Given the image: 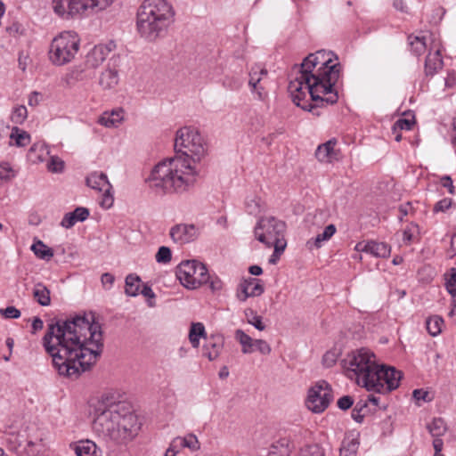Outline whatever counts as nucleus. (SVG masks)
<instances>
[{"label":"nucleus","mask_w":456,"mask_h":456,"mask_svg":"<svg viewBox=\"0 0 456 456\" xmlns=\"http://www.w3.org/2000/svg\"><path fill=\"white\" fill-rule=\"evenodd\" d=\"M180 283L187 289H197L209 281L208 268L201 262L191 259L182 261L175 269Z\"/></svg>","instance_id":"11"},{"label":"nucleus","mask_w":456,"mask_h":456,"mask_svg":"<svg viewBox=\"0 0 456 456\" xmlns=\"http://www.w3.org/2000/svg\"><path fill=\"white\" fill-rule=\"evenodd\" d=\"M33 296L37 302L43 306H47L51 303L50 290L42 283L35 285Z\"/></svg>","instance_id":"37"},{"label":"nucleus","mask_w":456,"mask_h":456,"mask_svg":"<svg viewBox=\"0 0 456 456\" xmlns=\"http://www.w3.org/2000/svg\"><path fill=\"white\" fill-rule=\"evenodd\" d=\"M69 447L76 456H103L102 450L90 439L71 443Z\"/></svg>","instance_id":"25"},{"label":"nucleus","mask_w":456,"mask_h":456,"mask_svg":"<svg viewBox=\"0 0 456 456\" xmlns=\"http://www.w3.org/2000/svg\"><path fill=\"white\" fill-rule=\"evenodd\" d=\"M286 224L274 216H263L255 225V238L266 248H273L268 259L270 265H276L286 249Z\"/></svg>","instance_id":"6"},{"label":"nucleus","mask_w":456,"mask_h":456,"mask_svg":"<svg viewBox=\"0 0 456 456\" xmlns=\"http://www.w3.org/2000/svg\"><path fill=\"white\" fill-rule=\"evenodd\" d=\"M126 112L123 108H115L104 111L98 118V124L106 128H117L125 120Z\"/></svg>","instance_id":"24"},{"label":"nucleus","mask_w":456,"mask_h":456,"mask_svg":"<svg viewBox=\"0 0 456 456\" xmlns=\"http://www.w3.org/2000/svg\"><path fill=\"white\" fill-rule=\"evenodd\" d=\"M80 37L74 30L58 33L51 41L47 52L49 61L56 67L72 62L80 49Z\"/></svg>","instance_id":"8"},{"label":"nucleus","mask_w":456,"mask_h":456,"mask_svg":"<svg viewBox=\"0 0 456 456\" xmlns=\"http://www.w3.org/2000/svg\"><path fill=\"white\" fill-rule=\"evenodd\" d=\"M268 71L260 66H254L249 71L248 86L254 98L265 101L268 96Z\"/></svg>","instance_id":"16"},{"label":"nucleus","mask_w":456,"mask_h":456,"mask_svg":"<svg viewBox=\"0 0 456 456\" xmlns=\"http://www.w3.org/2000/svg\"><path fill=\"white\" fill-rule=\"evenodd\" d=\"M141 426L137 415L113 392L102 394L94 406L93 432L106 442L127 445L137 437Z\"/></svg>","instance_id":"4"},{"label":"nucleus","mask_w":456,"mask_h":456,"mask_svg":"<svg viewBox=\"0 0 456 456\" xmlns=\"http://www.w3.org/2000/svg\"><path fill=\"white\" fill-rule=\"evenodd\" d=\"M176 439L182 450L188 449L191 452H196L200 449V443L198 437L192 433L186 434L183 436H176Z\"/></svg>","instance_id":"35"},{"label":"nucleus","mask_w":456,"mask_h":456,"mask_svg":"<svg viewBox=\"0 0 456 456\" xmlns=\"http://www.w3.org/2000/svg\"><path fill=\"white\" fill-rule=\"evenodd\" d=\"M412 397L418 405H421L423 403L432 401L433 396L431 394L425 389H415L412 392Z\"/></svg>","instance_id":"47"},{"label":"nucleus","mask_w":456,"mask_h":456,"mask_svg":"<svg viewBox=\"0 0 456 456\" xmlns=\"http://www.w3.org/2000/svg\"><path fill=\"white\" fill-rule=\"evenodd\" d=\"M400 216L399 219L402 221L404 216L413 212V208L411 202H406L399 207Z\"/></svg>","instance_id":"58"},{"label":"nucleus","mask_w":456,"mask_h":456,"mask_svg":"<svg viewBox=\"0 0 456 456\" xmlns=\"http://www.w3.org/2000/svg\"><path fill=\"white\" fill-rule=\"evenodd\" d=\"M452 203V199L444 198L436 203L433 210L435 213L445 212L446 210H448L451 208Z\"/></svg>","instance_id":"54"},{"label":"nucleus","mask_w":456,"mask_h":456,"mask_svg":"<svg viewBox=\"0 0 456 456\" xmlns=\"http://www.w3.org/2000/svg\"><path fill=\"white\" fill-rule=\"evenodd\" d=\"M224 336L220 332L208 335L202 346V355L213 362L219 358L224 347Z\"/></svg>","instance_id":"18"},{"label":"nucleus","mask_w":456,"mask_h":456,"mask_svg":"<svg viewBox=\"0 0 456 456\" xmlns=\"http://www.w3.org/2000/svg\"><path fill=\"white\" fill-rule=\"evenodd\" d=\"M119 83V72L116 66L108 64L100 73L97 78L99 87L105 92L114 91Z\"/></svg>","instance_id":"21"},{"label":"nucleus","mask_w":456,"mask_h":456,"mask_svg":"<svg viewBox=\"0 0 456 456\" xmlns=\"http://www.w3.org/2000/svg\"><path fill=\"white\" fill-rule=\"evenodd\" d=\"M411 50L416 54H422L427 48L430 50V46L434 45V40H439L436 35L428 33L424 36H410L408 37Z\"/></svg>","instance_id":"27"},{"label":"nucleus","mask_w":456,"mask_h":456,"mask_svg":"<svg viewBox=\"0 0 456 456\" xmlns=\"http://www.w3.org/2000/svg\"><path fill=\"white\" fill-rule=\"evenodd\" d=\"M337 141L330 140L318 146L315 156L320 162L332 163L338 159L339 151L336 149Z\"/></svg>","instance_id":"26"},{"label":"nucleus","mask_w":456,"mask_h":456,"mask_svg":"<svg viewBox=\"0 0 456 456\" xmlns=\"http://www.w3.org/2000/svg\"><path fill=\"white\" fill-rule=\"evenodd\" d=\"M428 429L433 437H440L444 435L447 428L443 419L435 418L428 424Z\"/></svg>","instance_id":"42"},{"label":"nucleus","mask_w":456,"mask_h":456,"mask_svg":"<svg viewBox=\"0 0 456 456\" xmlns=\"http://www.w3.org/2000/svg\"><path fill=\"white\" fill-rule=\"evenodd\" d=\"M9 139L10 145L24 147L30 142L31 137L28 132L17 126H13L11 130Z\"/></svg>","instance_id":"33"},{"label":"nucleus","mask_w":456,"mask_h":456,"mask_svg":"<svg viewBox=\"0 0 456 456\" xmlns=\"http://www.w3.org/2000/svg\"><path fill=\"white\" fill-rule=\"evenodd\" d=\"M359 442L355 438L346 437L339 449V456H357Z\"/></svg>","instance_id":"39"},{"label":"nucleus","mask_w":456,"mask_h":456,"mask_svg":"<svg viewBox=\"0 0 456 456\" xmlns=\"http://www.w3.org/2000/svg\"><path fill=\"white\" fill-rule=\"evenodd\" d=\"M28 118V110L24 105H17L12 108L11 120L16 125H21Z\"/></svg>","instance_id":"44"},{"label":"nucleus","mask_w":456,"mask_h":456,"mask_svg":"<svg viewBox=\"0 0 456 456\" xmlns=\"http://www.w3.org/2000/svg\"><path fill=\"white\" fill-rule=\"evenodd\" d=\"M442 45L440 40H434V45L430 46L429 53L425 62V72L427 75L433 76L444 65L442 54Z\"/></svg>","instance_id":"22"},{"label":"nucleus","mask_w":456,"mask_h":456,"mask_svg":"<svg viewBox=\"0 0 456 456\" xmlns=\"http://www.w3.org/2000/svg\"><path fill=\"white\" fill-rule=\"evenodd\" d=\"M86 184L101 194L99 204L102 208L109 209L113 206L112 186L104 173L94 172L90 174L86 178Z\"/></svg>","instance_id":"14"},{"label":"nucleus","mask_w":456,"mask_h":456,"mask_svg":"<svg viewBox=\"0 0 456 456\" xmlns=\"http://www.w3.org/2000/svg\"><path fill=\"white\" fill-rule=\"evenodd\" d=\"M264 293V286L260 280L248 278L242 281L237 289L236 297L239 301L245 302L248 297H258Z\"/></svg>","instance_id":"20"},{"label":"nucleus","mask_w":456,"mask_h":456,"mask_svg":"<svg viewBox=\"0 0 456 456\" xmlns=\"http://www.w3.org/2000/svg\"><path fill=\"white\" fill-rule=\"evenodd\" d=\"M208 335L202 322H191L189 329L188 339L191 346L195 349L200 347V340L204 341Z\"/></svg>","instance_id":"31"},{"label":"nucleus","mask_w":456,"mask_h":456,"mask_svg":"<svg viewBox=\"0 0 456 456\" xmlns=\"http://www.w3.org/2000/svg\"><path fill=\"white\" fill-rule=\"evenodd\" d=\"M65 167L64 161L58 156H51L46 164V168L49 172L54 174L62 173Z\"/></svg>","instance_id":"45"},{"label":"nucleus","mask_w":456,"mask_h":456,"mask_svg":"<svg viewBox=\"0 0 456 456\" xmlns=\"http://www.w3.org/2000/svg\"><path fill=\"white\" fill-rule=\"evenodd\" d=\"M115 49L116 44L111 40L94 45L86 55V66L97 69Z\"/></svg>","instance_id":"17"},{"label":"nucleus","mask_w":456,"mask_h":456,"mask_svg":"<svg viewBox=\"0 0 456 456\" xmlns=\"http://www.w3.org/2000/svg\"><path fill=\"white\" fill-rule=\"evenodd\" d=\"M4 436V439L13 447H19L23 443H27L28 449L32 452H40L43 447V439L33 441L29 437H26V429L20 419H9L0 428Z\"/></svg>","instance_id":"12"},{"label":"nucleus","mask_w":456,"mask_h":456,"mask_svg":"<svg viewBox=\"0 0 456 456\" xmlns=\"http://www.w3.org/2000/svg\"><path fill=\"white\" fill-rule=\"evenodd\" d=\"M340 72L338 57L333 52L319 50L310 53L289 75L288 91L293 102L305 110L314 108L312 102H337L335 85Z\"/></svg>","instance_id":"3"},{"label":"nucleus","mask_w":456,"mask_h":456,"mask_svg":"<svg viewBox=\"0 0 456 456\" xmlns=\"http://www.w3.org/2000/svg\"><path fill=\"white\" fill-rule=\"evenodd\" d=\"M174 17V8L167 0H144L137 12V31L145 40L153 42L167 33Z\"/></svg>","instance_id":"5"},{"label":"nucleus","mask_w":456,"mask_h":456,"mask_svg":"<svg viewBox=\"0 0 456 456\" xmlns=\"http://www.w3.org/2000/svg\"><path fill=\"white\" fill-rule=\"evenodd\" d=\"M42 100V94L38 92H32L28 98V103L31 107L37 106Z\"/></svg>","instance_id":"59"},{"label":"nucleus","mask_w":456,"mask_h":456,"mask_svg":"<svg viewBox=\"0 0 456 456\" xmlns=\"http://www.w3.org/2000/svg\"><path fill=\"white\" fill-rule=\"evenodd\" d=\"M379 361L371 349L361 347L347 353L342 359L341 365L346 378L364 387Z\"/></svg>","instance_id":"7"},{"label":"nucleus","mask_w":456,"mask_h":456,"mask_svg":"<svg viewBox=\"0 0 456 456\" xmlns=\"http://www.w3.org/2000/svg\"><path fill=\"white\" fill-rule=\"evenodd\" d=\"M141 278L134 274L130 273L125 280V293L128 297H136L140 294L141 289Z\"/></svg>","instance_id":"34"},{"label":"nucleus","mask_w":456,"mask_h":456,"mask_svg":"<svg viewBox=\"0 0 456 456\" xmlns=\"http://www.w3.org/2000/svg\"><path fill=\"white\" fill-rule=\"evenodd\" d=\"M0 314L5 319H18L20 316V312L14 306H8L4 309H0Z\"/></svg>","instance_id":"52"},{"label":"nucleus","mask_w":456,"mask_h":456,"mask_svg":"<svg viewBox=\"0 0 456 456\" xmlns=\"http://www.w3.org/2000/svg\"><path fill=\"white\" fill-rule=\"evenodd\" d=\"M115 277L110 273H104L101 277V282L104 289L110 290L114 284Z\"/></svg>","instance_id":"56"},{"label":"nucleus","mask_w":456,"mask_h":456,"mask_svg":"<svg viewBox=\"0 0 456 456\" xmlns=\"http://www.w3.org/2000/svg\"><path fill=\"white\" fill-rule=\"evenodd\" d=\"M30 249L37 257L43 260L48 261L53 256V250L41 240L35 241L31 245Z\"/></svg>","instance_id":"38"},{"label":"nucleus","mask_w":456,"mask_h":456,"mask_svg":"<svg viewBox=\"0 0 456 456\" xmlns=\"http://www.w3.org/2000/svg\"><path fill=\"white\" fill-rule=\"evenodd\" d=\"M402 378L400 370L379 361L363 388L369 392L387 394L399 387Z\"/></svg>","instance_id":"10"},{"label":"nucleus","mask_w":456,"mask_h":456,"mask_svg":"<svg viewBox=\"0 0 456 456\" xmlns=\"http://www.w3.org/2000/svg\"><path fill=\"white\" fill-rule=\"evenodd\" d=\"M418 232V225L410 224L403 231V241L405 244H411L414 240L415 234Z\"/></svg>","instance_id":"49"},{"label":"nucleus","mask_w":456,"mask_h":456,"mask_svg":"<svg viewBox=\"0 0 456 456\" xmlns=\"http://www.w3.org/2000/svg\"><path fill=\"white\" fill-rule=\"evenodd\" d=\"M42 344L59 375L77 378L102 354V328L93 316L77 315L48 325Z\"/></svg>","instance_id":"1"},{"label":"nucleus","mask_w":456,"mask_h":456,"mask_svg":"<svg viewBox=\"0 0 456 456\" xmlns=\"http://www.w3.org/2000/svg\"><path fill=\"white\" fill-rule=\"evenodd\" d=\"M393 7L403 13L408 12V6L406 3L403 0H394L393 1Z\"/></svg>","instance_id":"62"},{"label":"nucleus","mask_w":456,"mask_h":456,"mask_svg":"<svg viewBox=\"0 0 456 456\" xmlns=\"http://www.w3.org/2000/svg\"><path fill=\"white\" fill-rule=\"evenodd\" d=\"M116 0H62L53 10L64 20L81 19L104 11Z\"/></svg>","instance_id":"9"},{"label":"nucleus","mask_w":456,"mask_h":456,"mask_svg":"<svg viewBox=\"0 0 456 456\" xmlns=\"http://www.w3.org/2000/svg\"><path fill=\"white\" fill-rule=\"evenodd\" d=\"M44 327V322L39 317H35L31 323L32 333H37L38 330H41Z\"/></svg>","instance_id":"64"},{"label":"nucleus","mask_w":456,"mask_h":456,"mask_svg":"<svg viewBox=\"0 0 456 456\" xmlns=\"http://www.w3.org/2000/svg\"><path fill=\"white\" fill-rule=\"evenodd\" d=\"M333 399L332 390L328 382L319 380L307 392L306 408L314 413L323 412Z\"/></svg>","instance_id":"13"},{"label":"nucleus","mask_w":456,"mask_h":456,"mask_svg":"<svg viewBox=\"0 0 456 456\" xmlns=\"http://www.w3.org/2000/svg\"><path fill=\"white\" fill-rule=\"evenodd\" d=\"M155 260L158 264H162V265L169 264L172 260L171 249L167 246L159 247L155 255Z\"/></svg>","instance_id":"46"},{"label":"nucleus","mask_w":456,"mask_h":456,"mask_svg":"<svg viewBox=\"0 0 456 456\" xmlns=\"http://www.w3.org/2000/svg\"><path fill=\"white\" fill-rule=\"evenodd\" d=\"M443 326L444 320L438 315L430 316L426 321L428 332L433 337H436L441 333Z\"/></svg>","instance_id":"41"},{"label":"nucleus","mask_w":456,"mask_h":456,"mask_svg":"<svg viewBox=\"0 0 456 456\" xmlns=\"http://www.w3.org/2000/svg\"><path fill=\"white\" fill-rule=\"evenodd\" d=\"M445 287L452 297L456 296V269L452 268L446 277Z\"/></svg>","instance_id":"48"},{"label":"nucleus","mask_w":456,"mask_h":456,"mask_svg":"<svg viewBox=\"0 0 456 456\" xmlns=\"http://www.w3.org/2000/svg\"><path fill=\"white\" fill-rule=\"evenodd\" d=\"M50 155V147L44 141L35 142L29 148L27 158L32 164L42 163Z\"/></svg>","instance_id":"28"},{"label":"nucleus","mask_w":456,"mask_h":456,"mask_svg":"<svg viewBox=\"0 0 456 456\" xmlns=\"http://www.w3.org/2000/svg\"><path fill=\"white\" fill-rule=\"evenodd\" d=\"M234 338L240 344L241 353L244 354L258 352L267 355L272 352L271 346L265 340L253 338L241 329L234 331Z\"/></svg>","instance_id":"15"},{"label":"nucleus","mask_w":456,"mask_h":456,"mask_svg":"<svg viewBox=\"0 0 456 456\" xmlns=\"http://www.w3.org/2000/svg\"><path fill=\"white\" fill-rule=\"evenodd\" d=\"M445 86L452 88L456 86V75L454 71L449 72L444 79Z\"/></svg>","instance_id":"63"},{"label":"nucleus","mask_w":456,"mask_h":456,"mask_svg":"<svg viewBox=\"0 0 456 456\" xmlns=\"http://www.w3.org/2000/svg\"><path fill=\"white\" fill-rule=\"evenodd\" d=\"M171 240L179 245L190 243L199 236V229L192 224H178L169 231Z\"/></svg>","instance_id":"19"},{"label":"nucleus","mask_w":456,"mask_h":456,"mask_svg":"<svg viewBox=\"0 0 456 456\" xmlns=\"http://www.w3.org/2000/svg\"><path fill=\"white\" fill-rule=\"evenodd\" d=\"M181 451L182 449L180 448L177 439L176 437H175L170 442L167 449L165 452L164 456H176Z\"/></svg>","instance_id":"55"},{"label":"nucleus","mask_w":456,"mask_h":456,"mask_svg":"<svg viewBox=\"0 0 456 456\" xmlns=\"http://www.w3.org/2000/svg\"><path fill=\"white\" fill-rule=\"evenodd\" d=\"M244 315L246 322L255 327L257 330L263 331L265 330L266 326L263 322V317L257 314L255 310L247 308L244 311Z\"/></svg>","instance_id":"40"},{"label":"nucleus","mask_w":456,"mask_h":456,"mask_svg":"<svg viewBox=\"0 0 456 456\" xmlns=\"http://www.w3.org/2000/svg\"><path fill=\"white\" fill-rule=\"evenodd\" d=\"M412 124L411 120L399 118L393 126V133H395L397 130H411Z\"/></svg>","instance_id":"53"},{"label":"nucleus","mask_w":456,"mask_h":456,"mask_svg":"<svg viewBox=\"0 0 456 456\" xmlns=\"http://www.w3.org/2000/svg\"><path fill=\"white\" fill-rule=\"evenodd\" d=\"M291 449L289 439L282 437L270 445L267 456H289Z\"/></svg>","instance_id":"32"},{"label":"nucleus","mask_w":456,"mask_h":456,"mask_svg":"<svg viewBox=\"0 0 456 456\" xmlns=\"http://www.w3.org/2000/svg\"><path fill=\"white\" fill-rule=\"evenodd\" d=\"M353 404V399L350 396H343L338 399V406L342 410L349 409Z\"/></svg>","instance_id":"60"},{"label":"nucleus","mask_w":456,"mask_h":456,"mask_svg":"<svg viewBox=\"0 0 456 456\" xmlns=\"http://www.w3.org/2000/svg\"><path fill=\"white\" fill-rule=\"evenodd\" d=\"M209 287L212 291L216 292L223 289L224 284L219 278L209 279Z\"/></svg>","instance_id":"61"},{"label":"nucleus","mask_w":456,"mask_h":456,"mask_svg":"<svg viewBox=\"0 0 456 456\" xmlns=\"http://www.w3.org/2000/svg\"><path fill=\"white\" fill-rule=\"evenodd\" d=\"M173 158L165 159L151 169L146 183L157 195H183L191 191L199 177L197 164L205 157V142L193 126H183L176 131Z\"/></svg>","instance_id":"2"},{"label":"nucleus","mask_w":456,"mask_h":456,"mask_svg":"<svg viewBox=\"0 0 456 456\" xmlns=\"http://www.w3.org/2000/svg\"><path fill=\"white\" fill-rule=\"evenodd\" d=\"M89 210L84 207H78L74 211L69 212L64 215L63 218L61 221V225L63 228L70 229L77 223L84 222L89 216Z\"/></svg>","instance_id":"30"},{"label":"nucleus","mask_w":456,"mask_h":456,"mask_svg":"<svg viewBox=\"0 0 456 456\" xmlns=\"http://www.w3.org/2000/svg\"><path fill=\"white\" fill-rule=\"evenodd\" d=\"M336 232L337 228L334 224H330L327 225L322 232L306 241L305 246L307 249L312 251L314 249L321 248L325 242L329 241L333 237Z\"/></svg>","instance_id":"29"},{"label":"nucleus","mask_w":456,"mask_h":456,"mask_svg":"<svg viewBox=\"0 0 456 456\" xmlns=\"http://www.w3.org/2000/svg\"><path fill=\"white\" fill-rule=\"evenodd\" d=\"M354 249L357 252H365L376 257H387L391 253V248L385 242L369 241L358 242Z\"/></svg>","instance_id":"23"},{"label":"nucleus","mask_w":456,"mask_h":456,"mask_svg":"<svg viewBox=\"0 0 456 456\" xmlns=\"http://www.w3.org/2000/svg\"><path fill=\"white\" fill-rule=\"evenodd\" d=\"M294 456H325V451L319 444H304L298 447Z\"/></svg>","instance_id":"36"},{"label":"nucleus","mask_w":456,"mask_h":456,"mask_svg":"<svg viewBox=\"0 0 456 456\" xmlns=\"http://www.w3.org/2000/svg\"><path fill=\"white\" fill-rule=\"evenodd\" d=\"M440 183L444 188H446L448 190V192L450 194L455 193L454 186H453L452 180L451 176H449V175L442 176L440 179Z\"/></svg>","instance_id":"57"},{"label":"nucleus","mask_w":456,"mask_h":456,"mask_svg":"<svg viewBox=\"0 0 456 456\" xmlns=\"http://www.w3.org/2000/svg\"><path fill=\"white\" fill-rule=\"evenodd\" d=\"M140 293L147 298V304L150 307L155 306V293L153 292L152 289L147 285L143 284L142 289H140Z\"/></svg>","instance_id":"51"},{"label":"nucleus","mask_w":456,"mask_h":456,"mask_svg":"<svg viewBox=\"0 0 456 456\" xmlns=\"http://www.w3.org/2000/svg\"><path fill=\"white\" fill-rule=\"evenodd\" d=\"M15 176V171L7 162L0 163V182L8 181Z\"/></svg>","instance_id":"50"},{"label":"nucleus","mask_w":456,"mask_h":456,"mask_svg":"<svg viewBox=\"0 0 456 456\" xmlns=\"http://www.w3.org/2000/svg\"><path fill=\"white\" fill-rule=\"evenodd\" d=\"M340 355L341 348L338 346L332 347L324 354L322 357L323 365L327 368L334 366Z\"/></svg>","instance_id":"43"}]
</instances>
